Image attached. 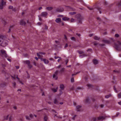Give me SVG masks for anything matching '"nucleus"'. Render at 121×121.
Instances as JSON below:
<instances>
[{
	"instance_id": "0eeeda50",
	"label": "nucleus",
	"mask_w": 121,
	"mask_h": 121,
	"mask_svg": "<svg viewBox=\"0 0 121 121\" xmlns=\"http://www.w3.org/2000/svg\"><path fill=\"white\" fill-rule=\"evenodd\" d=\"M48 14V13L47 12H43L41 13V16L44 17H45L47 16Z\"/></svg>"
},
{
	"instance_id": "37998d69",
	"label": "nucleus",
	"mask_w": 121,
	"mask_h": 121,
	"mask_svg": "<svg viewBox=\"0 0 121 121\" xmlns=\"http://www.w3.org/2000/svg\"><path fill=\"white\" fill-rule=\"evenodd\" d=\"M119 115V113H117L116 115L113 116V117H117Z\"/></svg>"
},
{
	"instance_id": "6e6d98bb",
	"label": "nucleus",
	"mask_w": 121,
	"mask_h": 121,
	"mask_svg": "<svg viewBox=\"0 0 121 121\" xmlns=\"http://www.w3.org/2000/svg\"><path fill=\"white\" fill-rule=\"evenodd\" d=\"M13 86H14L15 87L16 85V83L15 82H14L13 83Z\"/></svg>"
},
{
	"instance_id": "bb28decb",
	"label": "nucleus",
	"mask_w": 121,
	"mask_h": 121,
	"mask_svg": "<svg viewBox=\"0 0 121 121\" xmlns=\"http://www.w3.org/2000/svg\"><path fill=\"white\" fill-rule=\"evenodd\" d=\"M12 117L11 116H10L9 117V121H12Z\"/></svg>"
},
{
	"instance_id": "39448f33",
	"label": "nucleus",
	"mask_w": 121,
	"mask_h": 121,
	"mask_svg": "<svg viewBox=\"0 0 121 121\" xmlns=\"http://www.w3.org/2000/svg\"><path fill=\"white\" fill-rule=\"evenodd\" d=\"M64 9L62 7H59L57 8L56 9V11L58 12H63Z\"/></svg>"
},
{
	"instance_id": "f704fd0d",
	"label": "nucleus",
	"mask_w": 121,
	"mask_h": 121,
	"mask_svg": "<svg viewBox=\"0 0 121 121\" xmlns=\"http://www.w3.org/2000/svg\"><path fill=\"white\" fill-rule=\"evenodd\" d=\"M54 102L55 104H56L58 102L57 101V100L56 99H54Z\"/></svg>"
},
{
	"instance_id": "423d86ee",
	"label": "nucleus",
	"mask_w": 121,
	"mask_h": 121,
	"mask_svg": "<svg viewBox=\"0 0 121 121\" xmlns=\"http://www.w3.org/2000/svg\"><path fill=\"white\" fill-rule=\"evenodd\" d=\"M40 59L41 61H42L44 62L45 64H47L49 63V61L48 60L45 59L40 58Z\"/></svg>"
},
{
	"instance_id": "6ab92c4d",
	"label": "nucleus",
	"mask_w": 121,
	"mask_h": 121,
	"mask_svg": "<svg viewBox=\"0 0 121 121\" xmlns=\"http://www.w3.org/2000/svg\"><path fill=\"white\" fill-rule=\"evenodd\" d=\"M13 27V26H10V28L9 29V30L8 32L9 33L10 32L11 30L12 29Z\"/></svg>"
},
{
	"instance_id": "de8ad7c7",
	"label": "nucleus",
	"mask_w": 121,
	"mask_h": 121,
	"mask_svg": "<svg viewBox=\"0 0 121 121\" xmlns=\"http://www.w3.org/2000/svg\"><path fill=\"white\" fill-rule=\"evenodd\" d=\"M106 43L110 44V42L108 40H106Z\"/></svg>"
},
{
	"instance_id": "20e7f679",
	"label": "nucleus",
	"mask_w": 121,
	"mask_h": 121,
	"mask_svg": "<svg viewBox=\"0 0 121 121\" xmlns=\"http://www.w3.org/2000/svg\"><path fill=\"white\" fill-rule=\"evenodd\" d=\"M59 72L58 70L56 71L55 72L54 74L53 75V78L55 80H57V79L58 77L57 75L59 73Z\"/></svg>"
},
{
	"instance_id": "f257e3e1",
	"label": "nucleus",
	"mask_w": 121,
	"mask_h": 121,
	"mask_svg": "<svg viewBox=\"0 0 121 121\" xmlns=\"http://www.w3.org/2000/svg\"><path fill=\"white\" fill-rule=\"evenodd\" d=\"M75 17L77 19L78 23L80 24L82 23V20L84 19V18L79 14H77L75 16Z\"/></svg>"
},
{
	"instance_id": "7c9ffc66",
	"label": "nucleus",
	"mask_w": 121,
	"mask_h": 121,
	"mask_svg": "<svg viewBox=\"0 0 121 121\" xmlns=\"http://www.w3.org/2000/svg\"><path fill=\"white\" fill-rule=\"evenodd\" d=\"M44 121H47L48 118L46 116H45L44 117Z\"/></svg>"
},
{
	"instance_id": "7ed1b4c3",
	"label": "nucleus",
	"mask_w": 121,
	"mask_h": 121,
	"mask_svg": "<svg viewBox=\"0 0 121 121\" xmlns=\"http://www.w3.org/2000/svg\"><path fill=\"white\" fill-rule=\"evenodd\" d=\"M114 47L116 49L119 51L121 50V42L118 41L117 43L114 44Z\"/></svg>"
},
{
	"instance_id": "13d9d810",
	"label": "nucleus",
	"mask_w": 121,
	"mask_h": 121,
	"mask_svg": "<svg viewBox=\"0 0 121 121\" xmlns=\"http://www.w3.org/2000/svg\"><path fill=\"white\" fill-rule=\"evenodd\" d=\"M55 59H56L58 58H61L60 57H56V56H55Z\"/></svg>"
},
{
	"instance_id": "4be33fe9",
	"label": "nucleus",
	"mask_w": 121,
	"mask_h": 121,
	"mask_svg": "<svg viewBox=\"0 0 121 121\" xmlns=\"http://www.w3.org/2000/svg\"><path fill=\"white\" fill-rule=\"evenodd\" d=\"M89 99L88 98H87L85 100V102L86 103H88L89 102Z\"/></svg>"
},
{
	"instance_id": "f3484780",
	"label": "nucleus",
	"mask_w": 121,
	"mask_h": 121,
	"mask_svg": "<svg viewBox=\"0 0 121 121\" xmlns=\"http://www.w3.org/2000/svg\"><path fill=\"white\" fill-rule=\"evenodd\" d=\"M81 107V106L80 105H78L77 106L76 108L77 111H79L80 110L79 109H80Z\"/></svg>"
},
{
	"instance_id": "603ef678",
	"label": "nucleus",
	"mask_w": 121,
	"mask_h": 121,
	"mask_svg": "<svg viewBox=\"0 0 121 121\" xmlns=\"http://www.w3.org/2000/svg\"><path fill=\"white\" fill-rule=\"evenodd\" d=\"M57 88H56V89H53V91L54 92H56L57 91Z\"/></svg>"
},
{
	"instance_id": "aec40b11",
	"label": "nucleus",
	"mask_w": 121,
	"mask_h": 121,
	"mask_svg": "<svg viewBox=\"0 0 121 121\" xmlns=\"http://www.w3.org/2000/svg\"><path fill=\"white\" fill-rule=\"evenodd\" d=\"M53 9V8L52 7H48L46 8V9L48 10H50Z\"/></svg>"
},
{
	"instance_id": "0e129e2a",
	"label": "nucleus",
	"mask_w": 121,
	"mask_h": 121,
	"mask_svg": "<svg viewBox=\"0 0 121 121\" xmlns=\"http://www.w3.org/2000/svg\"><path fill=\"white\" fill-rule=\"evenodd\" d=\"M61 60V58H59L57 60L58 62H60V60Z\"/></svg>"
},
{
	"instance_id": "052dcab7",
	"label": "nucleus",
	"mask_w": 121,
	"mask_h": 121,
	"mask_svg": "<svg viewBox=\"0 0 121 121\" xmlns=\"http://www.w3.org/2000/svg\"><path fill=\"white\" fill-rule=\"evenodd\" d=\"M102 41L103 42L105 43H106V40H102Z\"/></svg>"
},
{
	"instance_id": "72a5a7b5",
	"label": "nucleus",
	"mask_w": 121,
	"mask_h": 121,
	"mask_svg": "<svg viewBox=\"0 0 121 121\" xmlns=\"http://www.w3.org/2000/svg\"><path fill=\"white\" fill-rule=\"evenodd\" d=\"M105 45V44H99V46H100L101 47H103Z\"/></svg>"
},
{
	"instance_id": "a878e982",
	"label": "nucleus",
	"mask_w": 121,
	"mask_h": 121,
	"mask_svg": "<svg viewBox=\"0 0 121 121\" xmlns=\"http://www.w3.org/2000/svg\"><path fill=\"white\" fill-rule=\"evenodd\" d=\"M64 68H62L60 71V72L61 73H62L64 71Z\"/></svg>"
},
{
	"instance_id": "ddd939ff",
	"label": "nucleus",
	"mask_w": 121,
	"mask_h": 121,
	"mask_svg": "<svg viewBox=\"0 0 121 121\" xmlns=\"http://www.w3.org/2000/svg\"><path fill=\"white\" fill-rule=\"evenodd\" d=\"M94 39L95 40H98L100 39V38L99 37L95 36L94 37Z\"/></svg>"
},
{
	"instance_id": "ea45409f",
	"label": "nucleus",
	"mask_w": 121,
	"mask_h": 121,
	"mask_svg": "<svg viewBox=\"0 0 121 121\" xmlns=\"http://www.w3.org/2000/svg\"><path fill=\"white\" fill-rule=\"evenodd\" d=\"M71 82H74V80L73 78H72L71 80Z\"/></svg>"
},
{
	"instance_id": "dca6fc26",
	"label": "nucleus",
	"mask_w": 121,
	"mask_h": 121,
	"mask_svg": "<svg viewBox=\"0 0 121 121\" xmlns=\"http://www.w3.org/2000/svg\"><path fill=\"white\" fill-rule=\"evenodd\" d=\"M93 62L96 65L98 63V61L97 60L95 59L94 60H93Z\"/></svg>"
},
{
	"instance_id": "e433bc0d",
	"label": "nucleus",
	"mask_w": 121,
	"mask_h": 121,
	"mask_svg": "<svg viewBox=\"0 0 121 121\" xmlns=\"http://www.w3.org/2000/svg\"><path fill=\"white\" fill-rule=\"evenodd\" d=\"M118 96L119 98H121V93H120L118 94Z\"/></svg>"
},
{
	"instance_id": "8fccbe9b",
	"label": "nucleus",
	"mask_w": 121,
	"mask_h": 121,
	"mask_svg": "<svg viewBox=\"0 0 121 121\" xmlns=\"http://www.w3.org/2000/svg\"><path fill=\"white\" fill-rule=\"evenodd\" d=\"M81 89V87H78L77 88V89L80 90Z\"/></svg>"
},
{
	"instance_id": "6e6552de",
	"label": "nucleus",
	"mask_w": 121,
	"mask_h": 121,
	"mask_svg": "<svg viewBox=\"0 0 121 121\" xmlns=\"http://www.w3.org/2000/svg\"><path fill=\"white\" fill-rule=\"evenodd\" d=\"M4 1L3 0H1V5H0V9H2L3 8V5L5 4V3L4 2Z\"/></svg>"
},
{
	"instance_id": "5fc2aeb1",
	"label": "nucleus",
	"mask_w": 121,
	"mask_h": 121,
	"mask_svg": "<svg viewBox=\"0 0 121 121\" xmlns=\"http://www.w3.org/2000/svg\"><path fill=\"white\" fill-rule=\"evenodd\" d=\"M40 54L39 53H39H37V56H39V57L40 56Z\"/></svg>"
},
{
	"instance_id": "c9c22d12",
	"label": "nucleus",
	"mask_w": 121,
	"mask_h": 121,
	"mask_svg": "<svg viewBox=\"0 0 121 121\" xmlns=\"http://www.w3.org/2000/svg\"><path fill=\"white\" fill-rule=\"evenodd\" d=\"M26 118L27 120H30V119L29 117L28 116H26Z\"/></svg>"
},
{
	"instance_id": "c85d7f7f",
	"label": "nucleus",
	"mask_w": 121,
	"mask_h": 121,
	"mask_svg": "<svg viewBox=\"0 0 121 121\" xmlns=\"http://www.w3.org/2000/svg\"><path fill=\"white\" fill-rule=\"evenodd\" d=\"M76 13L75 12H69V14L71 15H73Z\"/></svg>"
},
{
	"instance_id": "4c0bfd02",
	"label": "nucleus",
	"mask_w": 121,
	"mask_h": 121,
	"mask_svg": "<svg viewBox=\"0 0 121 121\" xmlns=\"http://www.w3.org/2000/svg\"><path fill=\"white\" fill-rule=\"evenodd\" d=\"M88 87L89 88H90L92 86L91 84H88L87 85Z\"/></svg>"
},
{
	"instance_id": "e2e57ef3",
	"label": "nucleus",
	"mask_w": 121,
	"mask_h": 121,
	"mask_svg": "<svg viewBox=\"0 0 121 121\" xmlns=\"http://www.w3.org/2000/svg\"><path fill=\"white\" fill-rule=\"evenodd\" d=\"M37 24L38 25H41V23L40 22H38L37 23Z\"/></svg>"
},
{
	"instance_id": "9b49d317",
	"label": "nucleus",
	"mask_w": 121,
	"mask_h": 121,
	"mask_svg": "<svg viewBox=\"0 0 121 121\" xmlns=\"http://www.w3.org/2000/svg\"><path fill=\"white\" fill-rule=\"evenodd\" d=\"M92 43L93 44V45L95 46H99V43L96 42H94Z\"/></svg>"
},
{
	"instance_id": "c756f323",
	"label": "nucleus",
	"mask_w": 121,
	"mask_h": 121,
	"mask_svg": "<svg viewBox=\"0 0 121 121\" xmlns=\"http://www.w3.org/2000/svg\"><path fill=\"white\" fill-rule=\"evenodd\" d=\"M96 119L95 117H93L92 119V121H96Z\"/></svg>"
},
{
	"instance_id": "b1692460",
	"label": "nucleus",
	"mask_w": 121,
	"mask_h": 121,
	"mask_svg": "<svg viewBox=\"0 0 121 121\" xmlns=\"http://www.w3.org/2000/svg\"><path fill=\"white\" fill-rule=\"evenodd\" d=\"M112 96V95L111 94H109L107 95H106V98H109L111 97Z\"/></svg>"
},
{
	"instance_id": "3c124183",
	"label": "nucleus",
	"mask_w": 121,
	"mask_h": 121,
	"mask_svg": "<svg viewBox=\"0 0 121 121\" xmlns=\"http://www.w3.org/2000/svg\"><path fill=\"white\" fill-rule=\"evenodd\" d=\"M11 77L15 79L16 77L15 75H14L13 76H11Z\"/></svg>"
},
{
	"instance_id": "412c9836",
	"label": "nucleus",
	"mask_w": 121,
	"mask_h": 121,
	"mask_svg": "<svg viewBox=\"0 0 121 121\" xmlns=\"http://www.w3.org/2000/svg\"><path fill=\"white\" fill-rule=\"evenodd\" d=\"M9 117V115H8L7 116H5L4 117V119L5 120H7L8 119Z\"/></svg>"
},
{
	"instance_id": "09e8293b",
	"label": "nucleus",
	"mask_w": 121,
	"mask_h": 121,
	"mask_svg": "<svg viewBox=\"0 0 121 121\" xmlns=\"http://www.w3.org/2000/svg\"><path fill=\"white\" fill-rule=\"evenodd\" d=\"M115 36L117 37H119V35L118 34H116L115 35Z\"/></svg>"
},
{
	"instance_id": "a211bd4d",
	"label": "nucleus",
	"mask_w": 121,
	"mask_h": 121,
	"mask_svg": "<svg viewBox=\"0 0 121 121\" xmlns=\"http://www.w3.org/2000/svg\"><path fill=\"white\" fill-rule=\"evenodd\" d=\"M24 62L28 65L30 63V61L29 60H27L24 61Z\"/></svg>"
},
{
	"instance_id": "4d7b16f0",
	"label": "nucleus",
	"mask_w": 121,
	"mask_h": 121,
	"mask_svg": "<svg viewBox=\"0 0 121 121\" xmlns=\"http://www.w3.org/2000/svg\"><path fill=\"white\" fill-rule=\"evenodd\" d=\"M13 7L12 6H10L9 7V9H12L13 8Z\"/></svg>"
},
{
	"instance_id": "864d4df0",
	"label": "nucleus",
	"mask_w": 121,
	"mask_h": 121,
	"mask_svg": "<svg viewBox=\"0 0 121 121\" xmlns=\"http://www.w3.org/2000/svg\"><path fill=\"white\" fill-rule=\"evenodd\" d=\"M39 53L40 54L42 55H44L45 54V53L44 52H39Z\"/></svg>"
},
{
	"instance_id": "a19ab883",
	"label": "nucleus",
	"mask_w": 121,
	"mask_h": 121,
	"mask_svg": "<svg viewBox=\"0 0 121 121\" xmlns=\"http://www.w3.org/2000/svg\"><path fill=\"white\" fill-rule=\"evenodd\" d=\"M87 8L88 9L90 10H91L93 9V8H91L89 7H88Z\"/></svg>"
},
{
	"instance_id": "bf43d9fd",
	"label": "nucleus",
	"mask_w": 121,
	"mask_h": 121,
	"mask_svg": "<svg viewBox=\"0 0 121 121\" xmlns=\"http://www.w3.org/2000/svg\"><path fill=\"white\" fill-rule=\"evenodd\" d=\"M68 44L67 43H66V44H65V48H66L68 46Z\"/></svg>"
},
{
	"instance_id": "c03bdc74",
	"label": "nucleus",
	"mask_w": 121,
	"mask_h": 121,
	"mask_svg": "<svg viewBox=\"0 0 121 121\" xmlns=\"http://www.w3.org/2000/svg\"><path fill=\"white\" fill-rule=\"evenodd\" d=\"M30 117L31 118H32L33 117V115L32 114H30Z\"/></svg>"
},
{
	"instance_id": "f03ea898",
	"label": "nucleus",
	"mask_w": 121,
	"mask_h": 121,
	"mask_svg": "<svg viewBox=\"0 0 121 121\" xmlns=\"http://www.w3.org/2000/svg\"><path fill=\"white\" fill-rule=\"evenodd\" d=\"M8 41L5 40L3 39L0 38V45L3 47H5L8 44Z\"/></svg>"
},
{
	"instance_id": "cd10ccee",
	"label": "nucleus",
	"mask_w": 121,
	"mask_h": 121,
	"mask_svg": "<svg viewBox=\"0 0 121 121\" xmlns=\"http://www.w3.org/2000/svg\"><path fill=\"white\" fill-rule=\"evenodd\" d=\"M70 22H75V20L74 19L72 18L71 19Z\"/></svg>"
},
{
	"instance_id": "680f3d73",
	"label": "nucleus",
	"mask_w": 121,
	"mask_h": 121,
	"mask_svg": "<svg viewBox=\"0 0 121 121\" xmlns=\"http://www.w3.org/2000/svg\"><path fill=\"white\" fill-rule=\"evenodd\" d=\"M100 106L101 108H103L104 106V105L103 104H101Z\"/></svg>"
},
{
	"instance_id": "79ce46f5",
	"label": "nucleus",
	"mask_w": 121,
	"mask_h": 121,
	"mask_svg": "<svg viewBox=\"0 0 121 121\" xmlns=\"http://www.w3.org/2000/svg\"><path fill=\"white\" fill-rule=\"evenodd\" d=\"M28 66L29 67V68H31L32 67V65H30V64L29 65H28Z\"/></svg>"
},
{
	"instance_id": "69168bd1",
	"label": "nucleus",
	"mask_w": 121,
	"mask_h": 121,
	"mask_svg": "<svg viewBox=\"0 0 121 121\" xmlns=\"http://www.w3.org/2000/svg\"><path fill=\"white\" fill-rule=\"evenodd\" d=\"M57 117L58 118H62V117H61L60 116H57Z\"/></svg>"
},
{
	"instance_id": "2f4dec72",
	"label": "nucleus",
	"mask_w": 121,
	"mask_h": 121,
	"mask_svg": "<svg viewBox=\"0 0 121 121\" xmlns=\"http://www.w3.org/2000/svg\"><path fill=\"white\" fill-rule=\"evenodd\" d=\"M70 38L72 40L75 41V38L74 37H72L71 38Z\"/></svg>"
},
{
	"instance_id": "393cba45",
	"label": "nucleus",
	"mask_w": 121,
	"mask_h": 121,
	"mask_svg": "<svg viewBox=\"0 0 121 121\" xmlns=\"http://www.w3.org/2000/svg\"><path fill=\"white\" fill-rule=\"evenodd\" d=\"M97 19L98 21L99 22H101L102 21L101 19V18L100 17H97Z\"/></svg>"
},
{
	"instance_id": "a18cd8bd",
	"label": "nucleus",
	"mask_w": 121,
	"mask_h": 121,
	"mask_svg": "<svg viewBox=\"0 0 121 121\" xmlns=\"http://www.w3.org/2000/svg\"><path fill=\"white\" fill-rule=\"evenodd\" d=\"M114 90L117 93V91L116 89V88L115 87V86H114Z\"/></svg>"
},
{
	"instance_id": "1a4fd4ad",
	"label": "nucleus",
	"mask_w": 121,
	"mask_h": 121,
	"mask_svg": "<svg viewBox=\"0 0 121 121\" xmlns=\"http://www.w3.org/2000/svg\"><path fill=\"white\" fill-rule=\"evenodd\" d=\"M1 52L3 54L5 57H6L7 54L6 53L5 51L3 50H2L1 51Z\"/></svg>"
},
{
	"instance_id": "49530a36",
	"label": "nucleus",
	"mask_w": 121,
	"mask_h": 121,
	"mask_svg": "<svg viewBox=\"0 0 121 121\" xmlns=\"http://www.w3.org/2000/svg\"><path fill=\"white\" fill-rule=\"evenodd\" d=\"M61 66V65H60L56 67V69H57V68L59 69L60 68Z\"/></svg>"
},
{
	"instance_id": "338daca9",
	"label": "nucleus",
	"mask_w": 121,
	"mask_h": 121,
	"mask_svg": "<svg viewBox=\"0 0 121 121\" xmlns=\"http://www.w3.org/2000/svg\"><path fill=\"white\" fill-rule=\"evenodd\" d=\"M76 35L78 36H81V35L80 34H77Z\"/></svg>"
},
{
	"instance_id": "2eb2a0df",
	"label": "nucleus",
	"mask_w": 121,
	"mask_h": 121,
	"mask_svg": "<svg viewBox=\"0 0 121 121\" xmlns=\"http://www.w3.org/2000/svg\"><path fill=\"white\" fill-rule=\"evenodd\" d=\"M26 24L25 22L23 20H21L20 21V24L22 25H24Z\"/></svg>"
},
{
	"instance_id": "9d476101",
	"label": "nucleus",
	"mask_w": 121,
	"mask_h": 121,
	"mask_svg": "<svg viewBox=\"0 0 121 121\" xmlns=\"http://www.w3.org/2000/svg\"><path fill=\"white\" fill-rule=\"evenodd\" d=\"M61 19L60 18H56L55 21L57 23H59L61 22Z\"/></svg>"
},
{
	"instance_id": "774afa93",
	"label": "nucleus",
	"mask_w": 121,
	"mask_h": 121,
	"mask_svg": "<svg viewBox=\"0 0 121 121\" xmlns=\"http://www.w3.org/2000/svg\"><path fill=\"white\" fill-rule=\"evenodd\" d=\"M118 103L119 105H121V101L118 102Z\"/></svg>"
},
{
	"instance_id": "58836bf2",
	"label": "nucleus",
	"mask_w": 121,
	"mask_h": 121,
	"mask_svg": "<svg viewBox=\"0 0 121 121\" xmlns=\"http://www.w3.org/2000/svg\"><path fill=\"white\" fill-rule=\"evenodd\" d=\"M78 53L80 54H82L84 53V52L83 51H80L78 52Z\"/></svg>"
},
{
	"instance_id": "f8f14e48",
	"label": "nucleus",
	"mask_w": 121,
	"mask_h": 121,
	"mask_svg": "<svg viewBox=\"0 0 121 121\" xmlns=\"http://www.w3.org/2000/svg\"><path fill=\"white\" fill-rule=\"evenodd\" d=\"M69 19V18L65 17L62 18V20L63 21H68Z\"/></svg>"
},
{
	"instance_id": "4468645a",
	"label": "nucleus",
	"mask_w": 121,
	"mask_h": 121,
	"mask_svg": "<svg viewBox=\"0 0 121 121\" xmlns=\"http://www.w3.org/2000/svg\"><path fill=\"white\" fill-rule=\"evenodd\" d=\"M104 118V117L103 116H100L98 117L97 118L98 120H100L103 119Z\"/></svg>"
},
{
	"instance_id": "473e14b6",
	"label": "nucleus",
	"mask_w": 121,
	"mask_h": 121,
	"mask_svg": "<svg viewBox=\"0 0 121 121\" xmlns=\"http://www.w3.org/2000/svg\"><path fill=\"white\" fill-rule=\"evenodd\" d=\"M86 55H80L79 56L81 58H82L85 56H86Z\"/></svg>"
},
{
	"instance_id": "5701e85b",
	"label": "nucleus",
	"mask_w": 121,
	"mask_h": 121,
	"mask_svg": "<svg viewBox=\"0 0 121 121\" xmlns=\"http://www.w3.org/2000/svg\"><path fill=\"white\" fill-rule=\"evenodd\" d=\"M60 88L61 89L63 90L64 88V86L63 85L61 84L60 85Z\"/></svg>"
}]
</instances>
